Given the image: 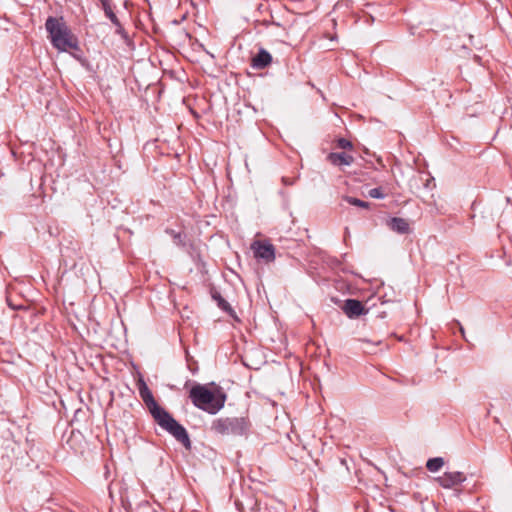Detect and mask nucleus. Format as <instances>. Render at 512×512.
I'll use <instances>...</instances> for the list:
<instances>
[{
	"instance_id": "20",
	"label": "nucleus",
	"mask_w": 512,
	"mask_h": 512,
	"mask_svg": "<svg viewBox=\"0 0 512 512\" xmlns=\"http://www.w3.org/2000/svg\"><path fill=\"white\" fill-rule=\"evenodd\" d=\"M235 506L236 508L240 511V512H245L246 511V508L245 506L243 505V503L239 500H236L235 501Z\"/></svg>"
},
{
	"instance_id": "8",
	"label": "nucleus",
	"mask_w": 512,
	"mask_h": 512,
	"mask_svg": "<svg viewBox=\"0 0 512 512\" xmlns=\"http://www.w3.org/2000/svg\"><path fill=\"white\" fill-rule=\"evenodd\" d=\"M102 9L107 18L115 25L116 31L115 33L120 35L124 40H128V34L120 23L118 17L113 11V7L110 0H101Z\"/></svg>"
},
{
	"instance_id": "16",
	"label": "nucleus",
	"mask_w": 512,
	"mask_h": 512,
	"mask_svg": "<svg viewBox=\"0 0 512 512\" xmlns=\"http://www.w3.org/2000/svg\"><path fill=\"white\" fill-rule=\"evenodd\" d=\"M344 200L348 204L353 205V206H357V207L364 208V209L370 208L369 202L363 201L361 199H358V198H355L352 196H344Z\"/></svg>"
},
{
	"instance_id": "14",
	"label": "nucleus",
	"mask_w": 512,
	"mask_h": 512,
	"mask_svg": "<svg viewBox=\"0 0 512 512\" xmlns=\"http://www.w3.org/2000/svg\"><path fill=\"white\" fill-rule=\"evenodd\" d=\"M166 233L172 237L175 245L183 248L186 246L187 235L184 232H176L173 229L167 228Z\"/></svg>"
},
{
	"instance_id": "10",
	"label": "nucleus",
	"mask_w": 512,
	"mask_h": 512,
	"mask_svg": "<svg viewBox=\"0 0 512 512\" xmlns=\"http://www.w3.org/2000/svg\"><path fill=\"white\" fill-rule=\"evenodd\" d=\"M272 62L271 54L264 48H260L258 53L252 58L251 66L254 69H265Z\"/></svg>"
},
{
	"instance_id": "12",
	"label": "nucleus",
	"mask_w": 512,
	"mask_h": 512,
	"mask_svg": "<svg viewBox=\"0 0 512 512\" xmlns=\"http://www.w3.org/2000/svg\"><path fill=\"white\" fill-rule=\"evenodd\" d=\"M210 294L212 299L217 303V306L231 317L235 316V311L231 305L222 297L221 293L216 288H211Z\"/></svg>"
},
{
	"instance_id": "1",
	"label": "nucleus",
	"mask_w": 512,
	"mask_h": 512,
	"mask_svg": "<svg viewBox=\"0 0 512 512\" xmlns=\"http://www.w3.org/2000/svg\"><path fill=\"white\" fill-rule=\"evenodd\" d=\"M139 394L155 422L162 429L171 434L186 449H190L191 440L185 427L176 421L167 410L159 406L145 382L141 383L139 387Z\"/></svg>"
},
{
	"instance_id": "5",
	"label": "nucleus",
	"mask_w": 512,
	"mask_h": 512,
	"mask_svg": "<svg viewBox=\"0 0 512 512\" xmlns=\"http://www.w3.org/2000/svg\"><path fill=\"white\" fill-rule=\"evenodd\" d=\"M66 53L73 57L87 70L91 69L87 50L79 45L78 39L66 28Z\"/></svg>"
},
{
	"instance_id": "21",
	"label": "nucleus",
	"mask_w": 512,
	"mask_h": 512,
	"mask_svg": "<svg viewBox=\"0 0 512 512\" xmlns=\"http://www.w3.org/2000/svg\"><path fill=\"white\" fill-rule=\"evenodd\" d=\"M249 504H250V505H249V507H248V508H249L251 511H254V510L256 509V507H257V503H256L255 501H253V500H250V501H249Z\"/></svg>"
},
{
	"instance_id": "7",
	"label": "nucleus",
	"mask_w": 512,
	"mask_h": 512,
	"mask_svg": "<svg viewBox=\"0 0 512 512\" xmlns=\"http://www.w3.org/2000/svg\"><path fill=\"white\" fill-rule=\"evenodd\" d=\"M254 256L258 259L264 260L266 263L273 262L275 260V247L269 241H254L251 244Z\"/></svg>"
},
{
	"instance_id": "4",
	"label": "nucleus",
	"mask_w": 512,
	"mask_h": 512,
	"mask_svg": "<svg viewBox=\"0 0 512 512\" xmlns=\"http://www.w3.org/2000/svg\"><path fill=\"white\" fill-rule=\"evenodd\" d=\"M61 20L62 18L49 17L45 23L48 38L58 52L64 51V24Z\"/></svg>"
},
{
	"instance_id": "23",
	"label": "nucleus",
	"mask_w": 512,
	"mask_h": 512,
	"mask_svg": "<svg viewBox=\"0 0 512 512\" xmlns=\"http://www.w3.org/2000/svg\"><path fill=\"white\" fill-rule=\"evenodd\" d=\"M67 113H68V117H69V118H71V114H72V112H71V111H68Z\"/></svg>"
},
{
	"instance_id": "18",
	"label": "nucleus",
	"mask_w": 512,
	"mask_h": 512,
	"mask_svg": "<svg viewBox=\"0 0 512 512\" xmlns=\"http://www.w3.org/2000/svg\"><path fill=\"white\" fill-rule=\"evenodd\" d=\"M337 147L344 150H352L353 144L351 141L345 138H339L337 139Z\"/></svg>"
},
{
	"instance_id": "9",
	"label": "nucleus",
	"mask_w": 512,
	"mask_h": 512,
	"mask_svg": "<svg viewBox=\"0 0 512 512\" xmlns=\"http://www.w3.org/2000/svg\"><path fill=\"white\" fill-rule=\"evenodd\" d=\"M342 309L349 318H357L368 312L362 302L357 299H347L344 302Z\"/></svg>"
},
{
	"instance_id": "15",
	"label": "nucleus",
	"mask_w": 512,
	"mask_h": 512,
	"mask_svg": "<svg viewBox=\"0 0 512 512\" xmlns=\"http://www.w3.org/2000/svg\"><path fill=\"white\" fill-rule=\"evenodd\" d=\"M445 464V461L442 457H434L430 458L426 462V468L429 472H437L439 471Z\"/></svg>"
},
{
	"instance_id": "22",
	"label": "nucleus",
	"mask_w": 512,
	"mask_h": 512,
	"mask_svg": "<svg viewBox=\"0 0 512 512\" xmlns=\"http://www.w3.org/2000/svg\"><path fill=\"white\" fill-rule=\"evenodd\" d=\"M457 324L459 325V330H460L462 336L465 337V330H464V328L462 327V325L459 322H457Z\"/></svg>"
},
{
	"instance_id": "17",
	"label": "nucleus",
	"mask_w": 512,
	"mask_h": 512,
	"mask_svg": "<svg viewBox=\"0 0 512 512\" xmlns=\"http://www.w3.org/2000/svg\"><path fill=\"white\" fill-rule=\"evenodd\" d=\"M361 341L368 345L367 348H364V352L369 353V354L376 353L375 347L382 344L381 340H378L375 343H371L369 340H366V339H361Z\"/></svg>"
},
{
	"instance_id": "19",
	"label": "nucleus",
	"mask_w": 512,
	"mask_h": 512,
	"mask_svg": "<svg viewBox=\"0 0 512 512\" xmlns=\"http://www.w3.org/2000/svg\"><path fill=\"white\" fill-rule=\"evenodd\" d=\"M368 195L371 198H375V199H383L385 197V194L382 192L381 188L370 189L368 192Z\"/></svg>"
},
{
	"instance_id": "13",
	"label": "nucleus",
	"mask_w": 512,
	"mask_h": 512,
	"mask_svg": "<svg viewBox=\"0 0 512 512\" xmlns=\"http://www.w3.org/2000/svg\"><path fill=\"white\" fill-rule=\"evenodd\" d=\"M387 225L392 231L399 234H408L410 232V225L404 218L392 217Z\"/></svg>"
},
{
	"instance_id": "11",
	"label": "nucleus",
	"mask_w": 512,
	"mask_h": 512,
	"mask_svg": "<svg viewBox=\"0 0 512 512\" xmlns=\"http://www.w3.org/2000/svg\"><path fill=\"white\" fill-rule=\"evenodd\" d=\"M327 160L334 166H349L354 162V157L345 152H331L327 156Z\"/></svg>"
},
{
	"instance_id": "6",
	"label": "nucleus",
	"mask_w": 512,
	"mask_h": 512,
	"mask_svg": "<svg viewBox=\"0 0 512 512\" xmlns=\"http://www.w3.org/2000/svg\"><path fill=\"white\" fill-rule=\"evenodd\" d=\"M466 475L461 471H446L434 478L435 482L444 489H454L466 481Z\"/></svg>"
},
{
	"instance_id": "2",
	"label": "nucleus",
	"mask_w": 512,
	"mask_h": 512,
	"mask_svg": "<svg viewBox=\"0 0 512 512\" xmlns=\"http://www.w3.org/2000/svg\"><path fill=\"white\" fill-rule=\"evenodd\" d=\"M189 398L195 407L214 415L224 407L227 394L214 382L197 383L190 389Z\"/></svg>"
},
{
	"instance_id": "3",
	"label": "nucleus",
	"mask_w": 512,
	"mask_h": 512,
	"mask_svg": "<svg viewBox=\"0 0 512 512\" xmlns=\"http://www.w3.org/2000/svg\"><path fill=\"white\" fill-rule=\"evenodd\" d=\"M250 427L247 417H221L212 422L211 430L222 436H244Z\"/></svg>"
}]
</instances>
